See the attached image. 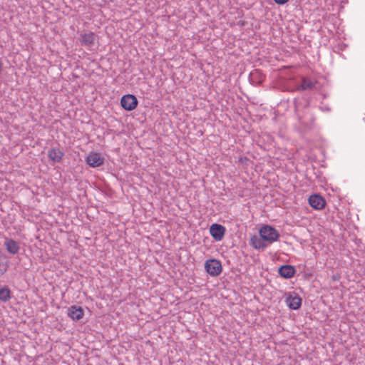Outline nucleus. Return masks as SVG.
I'll use <instances>...</instances> for the list:
<instances>
[{"label": "nucleus", "instance_id": "f257e3e1", "mask_svg": "<svg viewBox=\"0 0 365 365\" xmlns=\"http://www.w3.org/2000/svg\"><path fill=\"white\" fill-rule=\"evenodd\" d=\"M279 233L277 230H259V235L250 237V245L255 250H263L268 244L278 240Z\"/></svg>", "mask_w": 365, "mask_h": 365}, {"label": "nucleus", "instance_id": "f03ea898", "mask_svg": "<svg viewBox=\"0 0 365 365\" xmlns=\"http://www.w3.org/2000/svg\"><path fill=\"white\" fill-rule=\"evenodd\" d=\"M298 120L300 128L304 131H309L314 128L315 118L309 110H304L302 115L298 114Z\"/></svg>", "mask_w": 365, "mask_h": 365}, {"label": "nucleus", "instance_id": "7ed1b4c3", "mask_svg": "<svg viewBox=\"0 0 365 365\" xmlns=\"http://www.w3.org/2000/svg\"><path fill=\"white\" fill-rule=\"evenodd\" d=\"M205 269L212 277L220 275L222 271L221 262L215 259H207L205 263Z\"/></svg>", "mask_w": 365, "mask_h": 365}, {"label": "nucleus", "instance_id": "20e7f679", "mask_svg": "<svg viewBox=\"0 0 365 365\" xmlns=\"http://www.w3.org/2000/svg\"><path fill=\"white\" fill-rule=\"evenodd\" d=\"M78 40L81 46L90 48L94 46L95 42L98 40V36L92 31L84 32L80 34Z\"/></svg>", "mask_w": 365, "mask_h": 365}, {"label": "nucleus", "instance_id": "39448f33", "mask_svg": "<svg viewBox=\"0 0 365 365\" xmlns=\"http://www.w3.org/2000/svg\"><path fill=\"white\" fill-rule=\"evenodd\" d=\"M138 104V99L134 95H124L120 100V105L126 110L131 111L137 107Z\"/></svg>", "mask_w": 365, "mask_h": 365}, {"label": "nucleus", "instance_id": "423d86ee", "mask_svg": "<svg viewBox=\"0 0 365 365\" xmlns=\"http://www.w3.org/2000/svg\"><path fill=\"white\" fill-rule=\"evenodd\" d=\"M86 161L91 167L96 168L103 164L104 158L101 156L100 153L92 152L88 154Z\"/></svg>", "mask_w": 365, "mask_h": 365}, {"label": "nucleus", "instance_id": "0eeeda50", "mask_svg": "<svg viewBox=\"0 0 365 365\" xmlns=\"http://www.w3.org/2000/svg\"><path fill=\"white\" fill-rule=\"evenodd\" d=\"M309 203L313 208L316 210H321L324 207L326 201L322 196L315 194L309 197Z\"/></svg>", "mask_w": 365, "mask_h": 365}, {"label": "nucleus", "instance_id": "6e6552de", "mask_svg": "<svg viewBox=\"0 0 365 365\" xmlns=\"http://www.w3.org/2000/svg\"><path fill=\"white\" fill-rule=\"evenodd\" d=\"M288 307L292 310H297L302 304V299L297 294H291L286 299Z\"/></svg>", "mask_w": 365, "mask_h": 365}, {"label": "nucleus", "instance_id": "1a4fd4ad", "mask_svg": "<svg viewBox=\"0 0 365 365\" xmlns=\"http://www.w3.org/2000/svg\"><path fill=\"white\" fill-rule=\"evenodd\" d=\"M83 315L84 312L81 307L73 305L68 309V316L73 321H78L81 319Z\"/></svg>", "mask_w": 365, "mask_h": 365}, {"label": "nucleus", "instance_id": "9d476101", "mask_svg": "<svg viewBox=\"0 0 365 365\" xmlns=\"http://www.w3.org/2000/svg\"><path fill=\"white\" fill-rule=\"evenodd\" d=\"M265 79V76L259 69L253 70L249 76V80L252 84L259 85L263 83Z\"/></svg>", "mask_w": 365, "mask_h": 365}, {"label": "nucleus", "instance_id": "9b49d317", "mask_svg": "<svg viewBox=\"0 0 365 365\" xmlns=\"http://www.w3.org/2000/svg\"><path fill=\"white\" fill-rule=\"evenodd\" d=\"M316 81H312L309 78L303 77L302 78L301 84L297 88L298 91H312L315 88L317 84Z\"/></svg>", "mask_w": 365, "mask_h": 365}, {"label": "nucleus", "instance_id": "f8f14e48", "mask_svg": "<svg viewBox=\"0 0 365 365\" xmlns=\"http://www.w3.org/2000/svg\"><path fill=\"white\" fill-rule=\"evenodd\" d=\"M279 275L284 279H289L295 274V269L291 265H282L279 268Z\"/></svg>", "mask_w": 365, "mask_h": 365}, {"label": "nucleus", "instance_id": "ddd939ff", "mask_svg": "<svg viewBox=\"0 0 365 365\" xmlns=\"http://www.w3.org/2000/svg\"><path fill=\"white\" fill-rule=\"evenodd\" d=\"M64 153L58 148H52L48 153V157L55 163H60Z\"/></svg>", "mask_w": 365, "mask_h": 365}, {"label": "nucleus", "instance_id": "4468645a", "mask_svg": "<svg viewBox=\"0 0 365 365\" xmlns=\"http://www.w3.org/2000/svg\"><path fill=\"white\" fill-rule=\"evenodd\" d=\"M4 245L7 252L12 255L18 253L19 250V244L13 240L6 239L4 242Z\"/></svg>", "mask_w": 365, "mask_h": 365}, {"label": "nucleus", "instance_id": "2eb2a0df", "mask_svg": "<svg viewBox=\"0 0 365 365\" xmlns=\"http://www.w3.org/2000/svg\"><path fill=\"white\" fill-rule=\"evenodd\" d=\"M210 233L216 241H220L225 236V230H210Z\"/></svg>", "mask_w": 365, "mask_h": 365}, {"label": "nucleus", "instance_id": "dca6fc26", "mask_svg": "<svg viewBox=\"0 0 365 365\" xmlns=\"http://www.w3.org/2000/svg\"><path fill=\"white\" fill-rule=\"evenodd\" d=\"M11 298V292L7 287L0 289V300L6 302Z\"/></svg>", "mask_w": 365, "mask_h": 365}, {"label": "nucleus", "instance_id": "f3484780", "mask_svg": "<svg viewBox=\"0 0 365 365\" xmlns=\"http://www.w3.org/2000/svg\"><path fill=\"white\" fill-rule=\"evenodd\" d=\"M6 271V267L0 263V277L2 276Z\"/></svg>", "mask_w": 365, "mask_h": 365}, {"label": "nucleus", "instance_id": "a211bd4d", "mask_svg": "<svg viewBox=\"0 0 365 365\" xmlns=\"http://www.w3.org/2000/svg\"><path fill=\"white\" fill-rule=\"evenodd\" d=\"M277 4L283 5L288 2L289 0H274Z\"/></svg>", "mask_w": 365, "mask_h": 365}, {"label": "nucleus", "instance_id": "6ab92c4d", "mask_svg": "<svg viewBox=\"0 0 365 365\" xmlns=\"http://www.w3.org/2000/svg\"><path fill=\"white\" fill-rule=\"evenodd\" d=\"M210 228H225L222 225L217 224V223H213Z\"/></svg>", "mask_w": 365, "mask_h": 365}, {"label": "nucleus", "instance_id": "aec40b11", "mask_svg": "<svg viewBox=\"0 0 365 365\" xmlns=\"http://www.w3.org/2000/svg\"><path fill=\"white\" fill-rule=\"evenodd\" d=\"M259 228L267 229V228H273V227L268 225H262Z\"/></svg>", "mask_w": 365, "mask_h": 365}]
</instances>
